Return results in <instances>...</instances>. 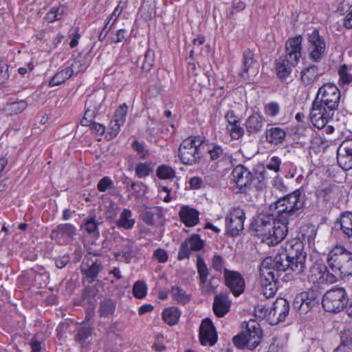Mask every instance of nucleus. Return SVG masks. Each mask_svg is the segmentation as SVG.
I'll return each mask as SVG.
<instances>
[{"mask_svg": "<svg viewBox=\"0 0 352 352\" xmlns=\"http://www.w3.org/2000/svg\"><path fill=\"white\" fill-rule=\"evenodd\" d=\"M101 223V222L97 220L95 214H91L85 219L84 223L81 227L86 230L88 234L94 238L98 239L100 236L98 226Z\"/></svg>", "mask_w": 352, "mask_h": 352, "instance_id": "33", "label": "nucleus"}, {"mask_svg": "<svg viewBox=\"0 0 352 352\" xmlns=\"http://www.w3.org/2000/svg\"><path fill=\"white\" fill-rule=\"evenodd\" d=\"M147 294V286L144 281L137 280L133 286V294L138 299L144 298Z\"/></svg>", "mask_w": 352, "mask_h": 352, "instance_id": "50", "label": "nucleus"}, {"mask_svg": "<svg viewBox=\"0 0 352 352\" xmlns=\"http://www.w3.org/2000/svg\"><path fill=\"white\" fill-rule=\"evenodd\" d=\"M208 153L210 155V160L212 162H222L226 165L232 164L233 157L232 153L227 148H223L217 143L211 144Z\"/></svg>", "mask_w": 352, "mask_h": 352, "instance_id": "20", "label": "nucleus"}, {"mask_svg": "<svg viewBox=\"0 0 352 352\" xmlns=\"http://www.w3.org/2000/svg\"><path fill=\"white\" fill-rule=\"evenodd\" d=\"M26 102L23 100H21L10 104L9 109L14 112V113L17 114L22 112L26 108Z\"/></svg>", "mask_w": 352, "mask_h": 352, "instance_id": "64", "label": "nucleus"}, {"mask_svg": "<svg viewBox=\"0 0 352 352\" xmlns=\"http://www.w3.org/2000/svg\"><path fill=\"white\" fill-rule=\"evenodd\" d=\"M349 298L343 287H334L328 290L322 299L324 309L328 312L338 313L346 307Z\"/></svg>", "mask_w": 352, "mask_h": 352, "instance_id": "11", "label": "nucleus"}, {"mask_svg": "<svg viewBox=\"0 0 352 352\" xmlns=\"http://www.w3.org/2000/svg\"><path fill=\"white\" fill-rule=\"evenodd\" d=\"M67 8L65 5L59 3L57 6L52 7L46 13L44 19L50 23L61 20L66 14Z\"/></svg>", "mask_w": 352, "mask_h": 352, "instance_id": "35", "label": "nucleus"}, {"mask_svg": "<svg viewBox=\"0 0 352 352\" xmlns=\"http://www.w3.org/2000/svg\"><path fill=\"white\" fill-rule=\"evenodd\" d=\"M72 76L67 69L64 67L58 70L50 79L49 82V86L50 87L60 85L64 83L67 80L70 78Z\"/></svg>", "mask_w": 352, "mask_h": 352, "instance_id": "42", "label": "nucleus"}, {"mask_svg": "<svg viewBox=\"0 0 352 352\" xmlns=\"http://www.w3.org/2000/svg\"><path fill=\"white\" fill-rule=\"evenodd\" d=\"M204 245L205 241L200 238L199 234H192L182 243L179 250L177 259L182 261L188 258L191 251H200L204 248Z\"/></svg>", "mask_w": 352, "mask_h": 352, "instance_id": "14", "label": "nucleus"}, {"mask_svg": "<svg viewBox=\"0 0 352 352\" xmlns=\"http://www.w3.org/2000/svg\"><path fill=\"white\" fill-rule=\"evenodd\" d=\"M127 109L128 107L126 103L120 105L114 113L113 120H116L120 124H124L126 120Z\"/></svg>", "mask_w": 352, "mask_h": 352, "instance_id": "51", "label": "nucleus"}, {"mask_svg": "<svg viewBox=\"0 0 352 352\" xmlns=\"http://www.w3.org/2000/svg\"><path fill=\"white\" fill-rule=\"evenodd\" d=\"M341 93L336 85L325 83L319 87L310 109L311 122L317 128L331 120L340 103Z\"/></svg>", "mask_w": 352, "mask_h": 352, "instance_id": "2", "label": "nucleus"}, {"mask_svg": "<svg viewBox=\"0 0 352 352\" xmlns=\"http://www.w3.org/2000/svg\"><path fill=\"white\" fill-rule=\"evenodd\" d=\"M134 257V252L131 245H127L124 250L122 251V258L120 261L129 263L131 259Z\"/></svg>", "mask_w": 352, "mask_h": 352, "instance_id": "61", "label": "nucleus"}, {"mask_svg": "<svg viewBox=\"0 0 352 352\" xmlns=\"http://www.w3.org/2000/svg\"><path fill=\"white\" fill-rule=\"evenodd\" d=\"M230 302L227 294H219L214 296L212 309L217 317H223L230 311Z\"/></svg>", "mask_w": 352, "mask_h": 352, "instance_id": "28", "label": "nucleus"}, {"mask_svg": "<svg viewBox=\"0 0 352 352\" xmlns=\"http://www.w3.org/2000/svg\"><path fill=\"white\" fill-rule=\"evenodd\" d=\"M300 294L302 298H304L303 302L307 312L313 307L319 305L321 299V293L318 288L311 287L308 291Z\"/></svg>", "mask_w": 352, "mask_h": 352, "instance_id": "29", "label": "nucleus"}, {"mask_svg": "<svg viewBox=\"0 0 352 352\" xmlns=\"http://www.w3.org/2000/svg\"><path fill=\"white\" fill-rule=\"evenodd\" d=\"M154 52L151 50H147L144 54V59L142 64V69L144 70H149L151 67L153 65L155 59H154Z\"/></svg>", "mask_w": 352, "mask_h": 352, "instance_id": "58", "label": "nucleus"}, {"mask_svg": "<svg viewBox=\"0 0 352 352\" xmlns=\"http://www.w3.org/2000/svg\"><path fill=\"white\" fill-rule=\"evenodd\" d=\"M323 74L324 72L317 65L311 63L301 71V81L306 86L311 85Z\"/></svg>", "mask_w": 352, "mask_h": 352, "instance_id": "25", "label": "nucleus"}, {"mask_svg": "<svg viewBox=\"0 0 352 352\" xmlns=\"http://www.w3.org/2000/svg\"><path fill=\"white\" fill-rule=\"evenodd\" d=\"M205 141V138L196 135L189 136L184 139L179 147V157L182 164L193 165L199 162L202 153L201 148Z\"/></svg>", "mask_w": 352, "mask_h": 352, "instance_id": "9", "label": "nucleus"}, {"mask_svg": "<svg viewBox=\"0 0 352 352\" xmlns=\"http://www.w3.org/2000/svg\"><path fill=\"white\" fill-rule=\"evenodd\" d=\"M129 38L128 32L125 29H120L111 36V42L113 43H119L122 41H126Z\"/></svg>", "mask_w": 352, "mask_h": 352, "instance_id": "54", "label": "nucleus"}, {"mask_svg": "<svg viewBox=\"0 0 352 352\" xmlns=\"http://www.w3.org/2000/svg\"><path fill=\"white\" fill-rule=\"evenodd\" d=\"M266 173L265 167L250 170L244 165H237L232 172L235 184L233 191L236 194H250L253 191L263 190L266 186Z\"/></svg>", "mask_w": 352, "mask_h": 352, "instance_id": "5", "label": "nucleus"}, {"mask_svg": "<svg viewBox=\"0 0 352 352\" xmlns=\"http://www.w3.org/2000/svg\"><path fill=\"white\" fill-rule=\"evenodd\" d=\"M123 124H120V123L116 122V120L113 119L111 120L109 129V134L111 138H114L118 135L120 131V127Z\"/></svg>", "mask_w": 352, "mask_h": 352, "instance_id": "63", "label": "nucleus"}, {"mask_svg": "<svg viewBox=\"0 0 352 352\" xmlns=\"http://www.w3.org/2000/svg\"><path fill=\"white\" fill-rule=\"evenodd\" d=\"M282 161L281 159L278 156H273L270 159H269L266 168L270 170H273L275 173H278L280 171V165Z\"/></svg>", "mask_w": 352, "mask_h": 352, "instance_id": "57", "label": "nucleus"}, {"mask_svg": "<svg viewBox=\"0 0 352 352\" xmlns=\"http://www.w3.org/2000/svg\"><path fill=\"white\" fill-rule=\"evenodd\" d=\"M94 327H81L76 334L74 336V340L82 346L87 343V340L92 336Z\"/></svg>", "mask_w": 352, "mask_h": 352, "instance_id": "44", "label": "nucleus"}, {"mask_svg": "<svg viewBox=\"0 0 352 352\" xmlns=\"http://www.w3.org/2000/svg\"><path fill=\"white\" fill-rule=\"evenodd\" d=\"M225 284L235 296H239L245 290V280L236 271L226 270L224 275Z\"/></svg>", "mask_w": 352, "mask_h": 352, "instance_id": "18", "label": "nucleus"}, {"mask_svg": "<svg viewBox=\"0 0 352 352\" xmlns=\"http://www.w3.org/2000/svg\"><path fill=\"white\" fill-rule=\"evenodd\" d=\"M256 65H257V60L254 52L250 49L245 50L243 52L242 72L239 75L242 77H248L250 69Z\"/></svg>", "mask_w": 352, "mask_h": 352, "instance_id": "32", "label": "nucleus"}, {"mask_svg": "<svg viewBox=\"0 0 352 352\" xmlns=\"http://www.w3.org/2000/svg\"><path fill=\"white\" fill-rule=\"evenodd\" d=\"M304 298H302L301 294H298L294 299L292 306L294 309L298 311L300 314H307V309L304 305Z\"/></svg>", "mask_w": 352, "mask_h": 352, "instance_id": "60", "label": "nucleus"}, {"mask_svg": "<svg viewBox=\"0 0 352 352\" xmlns=\"http://www.w3.org/2000/svg\"><path fill=\"white\" fill-rule=\"evenodd\" d=\"M156 175L160 179H173L176 177V171L168 165L162 164L157 167Z\"/></svg>", "mask_w": 352, "mask_h": 352, "instance_id": "45", "label": "nucleus"}, {"mask_svg": "<svg viewBox=\"0 0 352 352\" xmlns=\"http://www.w3.org/2000/svg\"><path fill=\"white\" fill-rule=\"evenodd\" d=\"M327 264L337 276L352 275V252L342 245H336L328 254Z\"/></svg>", "mask_w": 352, "mask_h": 352, "instance_id": "7", "label": "nucleus"}, {"mask_svg": "<svg viewBox=\"0 0 352 352\" xmlns=\"http://www.w3.org/2000/svg\"><path fill=\"white\" fill-rule=\"evenodd\" d=\"M76 234V227L71 223H61L53 229L50 238L59 244H66Z\"/></svg>", "mask_w": 352, "mask_h": 352, "instance_id": "17", "label": "nucleus"}, {"mask_svg": "<svg viewBox=\"0 0 352 352\" xmlns=\"http://www.w3.org/2000/svg\"><path fill=\"white\" fill-rule=\"evenodd\" d=\"M337 161L343 170L352 169V139L342 143L337 152Z\"/></svg>", "mask_w": 352, "mask_h": 352, "instance_id": "19", "label": "nucleus"}, {"mask_svg": "<svg viewBox=\"0 0 352 352\" xmlns=\"http://www.w3.org/2000/svg\"><path fill=\"white\" fill-rule=\"evenodd\" d=\"M226 129L232 140H238L241 138L245 133V130L240 125V122L228 125Z\"/></svg>", "mask_w": 352, "mask_h": 352, "instance_id": "49", "label": "nucleus"}, {"mask_svg": "<svg viewBox=\"0 0 352 352\" xmlns=\"http://www.w3.org/2000/svg\"><path fill=\"white\" fill-rule=\"evenodd\" d=\"M335 184H323L319 186L316 190V202L318 207L322 210L327 208V204L331 201L335 192Z\"/></svg>", "mask_w": 352, "mask_h": 352, "instance_id": "22", "label": "nucleus"}, {"mask_svg": "<svg viewBox=\"0 0 352 352\" xmlns=\"http://www.w3.org/2000/svg\"><path fill=\"white\" fill-rule=\"evenodd\" d=\"M245 220V214L241 208H232L225 219L226 234L232 237L240 235L244 229Z\"/></svg>", "mask_w": 352, "mask_h": 352, "instance_id": "12", "label": "nucleus"}, {"mask_svg": "<svg viewBox=\"0 0 352 352\" xmlns=\"http://www.w3.org/2000/svg\"><path fill=\"white\" fill-rule=\"evenodd\" d=\"M309 280L313 283H333L337 280L336 275L322 263H314L310 267Z\"/></svg>", "mask_w": 352, "mask_h": 352, "instance_id": "16", "label": "nucleus"}, {"mask_svg": "<svg viewBox=\"0 0 352 352\" xmlns=\"http://www.w3.org/2000/svg\"><path fill=\"white\" fill-rule=\"evenodd\" d=\"M290 310L289 301L284 298H280L271 305V311H270L269 323L271 325H276L280 322L285 320Z\"/></svg>", "mask_w": 352, "mask_h": 352, "instance_id": "13", "label": "nucleus"}, {"mask_svg": "<svg viewBox=\"0 0 352 352\" xmlns=\"http://www.w3.org/2000/svg\"><path fill=\"white\" fill-rule=\"evenodd\" d=\"M270 311H271V306L261 304L255 307L254 314L256 317L261 319L265 318L269 322Z\"/></svg>", "mask_w": 352, "mask_h": 352, "instance_id": "53", "label": "nucleus"}, {"mask_svg": "<svg viewBox=\"0 0 352 352\" xmlns=\"http://www.w3.org/2000/svg\"><path fill=\"white\" fill-rule=\"evenodd\" d=\"M316 235L315 226L311 223H306L300 227L298 235L296 239H300L302 242H307L310 245L314 243Z\"/></svg>", "mask_w": 352, "mask_h": 352, "instance_id": "36", "label": "nucleus"}, {"mask_svg": "<svg viewBox=\"0 0 352 352\" xmlns=\"http://www.w3.org/2000/svg\"><path fill=\"white\" fill-rule=\"evenodd\" d=\"M306 200L304 190L299 188L279 198L270 207L274 206L279 221L287 226L289 230L290 226H295L298 221L299 217L305 207Z\"/></svg>", "mask_w": 352, "mask_h": 352, "instance_id": "4", "label": "nucleus"}, {"mask_svg": "<svg viewBox=\"0 0 352 352\" xmlns=\"http://www.w3.org/2000/svg\"><path fill=\"white\" fill-rule=\"evenodd\" d=\"M113 182L109 177H104L98 182L97 188L100 192H106L108 189L113 188Z\"/></svg>", "mask_w": 352, "mask_h": 352, "instance_id": "59", "label": "nucleus"}, {"mask_svg": "<svg viewBox=\"0 0 352 352\" xmlns=\"http://www.w3.org/2000/svg\"><path fill=\"white\" fill-rule=\"evenodd\" d=\"M196 266L199 276V285L204 286L207 283L210 271L202 256H197Z\"/></svg>", "mask_w": 352, "mask_h": 352, "instance_id": "39", "label": "nucleus"}, {"mask_svg": "<svg viewBox=\"0 0 352 352\" xmlns=\"http://www.w3.org/2000/svg\"><path fill=\"white\" fill-rule=\"evenodd\" d=\"M263 111L266 116L275 118L280 113V106L276 102H270L264 106Z\"/></svg>", "mask_w": 352, "mask_h": 352, "instance_id": "52", "label": "nucleus"}, {"mask_svg": "<svg viewBox=\"0 0 352 352\" xmlns=\"http://www.w3.org/2000/svg\"><path fill=\"white\" fill-rule=\"evenodd\" d=\"M123 11V7L119 3L114 9L113 12L108 16L107 18L106 23L111 24V27H113L117 22L118 19Z\"/></svg>", "mask_w": 352, "mask_h": 352, "instance_id": "56", "label": "nucleus"}, {"mask_svg": "<svg viewBox=\"0 0 352 352\" xmlns=\"http://www.w3.org/2000/svg\"><path fill=\"white\" fill-rule=\"evenodd\" d=\"M104 100V96L98 94H93L89 95L85 104V110L96 116L101 109L102 104Z\"/></svg>", "mask_w": 352, "mask_h": 352, "instance_id": "31", "label": "nucleus"}, {"mask_svg": "<svg viewBox=\"0 0 352 352\" xmlns=\"http://www.w3.org/2000/svg\"><path fill=\"white\" fill-rule=\"evenodd\" d=\"M338 85L344 90H347L352 85V64L340 65L337 69Z\"/></svg>", "mask_w": 352, "mask_h": 352, "instance_id": "27", "label": "nucleus"}, {"mask_svg": "<svg viewBox=\"0 0 352 352\" xmlns=\"http://www.w3.org/2000/svg\"><path fill=\"white\" fill-rule=\"evenodd\" d=\"M302 40L301 35L289 38L285 43V52L275 60V70L280 80H283L290 76L292 68L300 62L302 56Z\"/></svg>", "mask_w": 352, "mask_h": 352, "instance_id": "6", "label": "nucleus"}, {"mask_svg": "<svg viewBox=\"0 0 352 352\" xmlns=\"http://www.w3.org/2000/svg\"><path fill=\"white\" fill-rule=\"evenodd\" d=\"M153 258L159 263H166L168 260V256L167 252L162 248H157L153 252Z\"/></svg>", "mask_w": 352, "mask_h": 352, "instance_id": "62", "label": "nucleus"}, {"mask_svg": "<svg viewBox=\"0 0 352 352\" xmlns=\"http://www.w3.org/2000/svg\"><path fill=\"white\" fill-rule=\"evenodd\" d=\"M250 232L261 239L263 243L274 246L281 242L288 234L287 226L279 221L268 213H261L253 217L250 223Z\"/></svg>", "mask_w": 352, "mask_h": 352, "instance_id": "3", "label": "nucleus"}, {"mask_svg": "<svg viewBox=\"0 0 352 352\" xmlns=\"http://www.w3.org/2000/svg\"><path fill=\"white\" fill-rule=\"evenodd\" d=\"M181 316L179 309L175 307L166 308L162 314V319L167 324L173 326L178 323Z\"/></svg>", "mask_w": 352, "mask_h": 352, "instance_id": "37", "label": "nucleus"}, {"mask_svg": "<svg viewBox=\"0 0 352 352\" xmlns=\"http://www.w3.org/2000/svg\"><path fill=\"white\" fill-rule=\"evenodd\" d=\"M265 122L264 116L258 111H254L245 120V126L249 135L262 131Z\"/></svg>", "mask_w": 352, "mask_h": 352, "instance_id": "23", "label": "nucleus"}, {"mask_svg": "<svg viewBox=\"0 0 352 352\" xmlns=\"http://www.w3.org/2000/svg\"><path fill=\"white\" fill-rule=\"evenodd\" d=\"M263 338V331L260 324L254 320L245 323L242 331L233 337L234 344L240 349H255Z\"/></svg>", "mask_w": 352, "mask_h": 352, "instance_id": "8", "label": "nucleus"}, {"mask_svg": "<svg viewBox=\"0 0 352 352\" xmlns=\"http://www.w3.org/2000/svg\"><path fill=\"white\" fill-rule=\"evenodd\" d=\"M309 59L314 63L321 62L327 53L328 46L323 35L317 28L311 30L306 34Z\"/></svg>", "mask_w": 352, "mask_h": 352, "instance_id": "10", "label": "nucleus"}, {"mask_svg": "<svg viewBox=\"0 0 352 352\" xmlns=\"http://www.w3.org/2000/svg\"><path fill=\"white\" fill-rule=\"evenodd\" d=\"M91 62V56L89 52H82L74 58L71 64L66 67L71 76L77 75L80 72H85L89 66Z\"/></svg>", "mask_w": 352, "mask_h": 352, "instance_id": "21", "label": "nucleus"}, {"mask_svg": "<svg viewBox=\"0 0 352 352\" xmlns=\"http://www.w3.org/2000/svg\"><path fill=\"white\" fill-rule=\"evenodd\" d=\"M199 211L188 206H183L179 212L180 220L187 227H193L199 222Z\"/></svg>", "mask_w": 352, "mask_h": 352, "instance_id": "26", "label": "nucleus"}, {"mask_svg": "<svg viewBox=\"0 0 352 352\" xmlns=\"http://www.w3.org/2000/svg\"><path fill=\"white\" fill-rule=\"evenodd\" d=\"M171 292L174 299L183 305L188 303L190 300V296L179 287H173Z\"/></svg>", "mask_w": 352, "mask_h": 352, "instance_id": "48", "label": "nucleus"}, {"mask_svg": "<svg viewBox=\"0 0 352 352\" xmlns=\"http://www.w3.org/2000/svg\"><path fill=\"white\" fill-rule=\"evenodd\" d=\"M199 339L203 346H213L218 339L216 328L209 318H204L199 327Z\"/></svg>", "mask_w": 352, "mask_h": 352, "instance_id": "15", "label": "nucleus"}, {"mask_svg": "<svg viewBox=\"0 0 352 352\" xmlns=\"http://www.w3.org/2000/svg\"><path fill=\"white\" fill-rule=\"evenodd\" d=\"M287 131L280 126H271L266 129L265 138L266 142L273 146H280L286 140Z\"/></svg>", "mask_w": 352, "mask_h": 352, "instance_id": "24", "label": "nucleus"}, {"mask_svg": "<svg viewBox=\"0 0 352 352\" xmlns=\"http://www.w3.org/2000/svg\"><path fill=\"white\" fill-rule=\"evenodd\" d=\"M131 147L137 152L141 159H145L149 154L148 151H147L144 147V142H140L138 140H135L132 142Z\"/></svg>", "mask_w": 352, "mask_h": 352, "instance_id": "55", "label": "nucleus"}, {"mask_svg": "<svg viewBox=\"0 0 352 352\" xmlns=\"http://www.w3.org/2000/svg\"><path fill=\"white\" fill-rule=\"evenodd\" d=\"M132 212L129 209L124 208L120 215L118 226L124 229H131L135 224V220L131 218Z\"/></svg>", "mask_w": 352, "mask_h": 352, "instance_id": "43", "label": "nucleus"}, {"mask_svg": "<svg viewBox=\"0 0 352 352\" xmlns=\"http://www.w3.org/2000/svg\"><path fill=\"white\" fill-rule=\"evenodd\" d=\"M155 216L161 217L162 212L157 207H148L143 206L140 212L142 220L148 226L155 224Z\"/></svg>", "mask_w": 352, "mask_h": 352, "instance_id": "34", "label": "nucleus"}, {"mask_svg": "<svg viewBox=\"0 0 352 352\" xmlns=\"http://www.w3.org/2000/svg\"><path fill=\"white\" fill-rule=\"evenodd\" d=\"M307 254L303 242L300 239H292L286 242L284 250L274 258L267 257L260 267V281L263 294L267 297L275 295L279 272L291 270L300 274L306 270Z\"/></svg>", "mask_w": 352, "mask_h": 352, "instance_id": "1", "label": "nucleus"}, {"mask_svg": "<svg viewBox=\"0 0 352 352\" xmlns=\"http://www.w3.org/2000/svg\"><path fill=\"white\" fill-rule=\"evenodd\" d=\"M341 344L338 346V352H344L350 344L352 342V330L344 329L340 335Z\"/></svg>", "mask_w": 352, "mask_h": 352, "instance_id": "47", "label": "nucleus"}, {"mask_svg": "<svg viewBox=\"0 0 352 352\" xmlns=\"http://www.w3.org/2000/svg\"><path fill=\"white\" fill-rule=\"evenodd\" d=\"M226 260L222 256L215 254L211 258V267L217 272L226 274V271L229 270L226 267Z\"/></svg>", "mask_w": 352, "mask_h": 352, "instance_id": "46", "label": "nucleus"}, {"mask_svg": "<svg viewBox=\"0 0 352 352\" xmlns=\"http://www.w3.org/2000/svg\"><path fill=\"white\" fill-rule=\"evenodd\" d=\"M116 302L110 298L102 300L100 303L98 313L100 317H109L112 316L116 310Z\"/></svg>", "mask_w": 352, "mask_h": 352, "instance_id": "40", "label": "nucleus"}, {"mask_svg": "<svg viewBox=\"0 0 352 352\" xmlns=\"http://www.w3.org/2000/svg\"><path fill=\"white\" fill-rule=\"evenodd\" d=\"M154 170V164L151 162H140L135 168V175L139 178H146L149 176Z\"/></svg>", "mask_w": 352, "mask_h": 352, "instance_id": "41", "label": "nucleus"}, {"mask_svg": "<svg viewBox=\"0 0 352 352\" xmlns=\"http://www.w3.org/2000/svg\"><path fill=\"white\" fill-rule=\"evenodd\" d=\"M338 221L344 237L349 243L352 244V212L349 211L342 212Z\"/></svg>", "mask_w": 352, "mask_h": 352, "instance_id": "30", "label": "nucleus"}, {"mask_svg": "<svg viewBox=\"0 0 352 352\" xmlns=\"http://www.w3.org/2000/svg\"><path fill=\"white\" fill-rule=\"evenodd\" d=\"M102 270V265L98 260L92 263L87 269H81V272L89 283H92Z\"/></svg>", "mask_w": 352, "mask_h": 352, "instance_id": "38", "label": "nucleus"}]
</instances>
